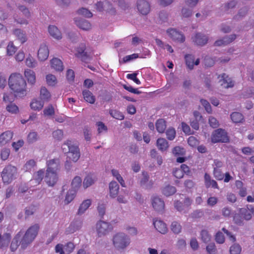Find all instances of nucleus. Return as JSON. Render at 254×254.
<instances>
[{"instance_id": "1", "label": "nucleus", "mask_w": 254, "mask_h": 254, "mask_svg": "<svg viewBox=\"0 0 254 254\" xmlns=\"http://www.w3.org/2000/svg\"><path fill=\"white\" fill-rule=\"evenodd\" d=\"M8 85L16 96L23 97L26 95V83L21 74H11L9 78Z\"/></svg>"}, {"instance_id": "2", "label": "nucleus", "mask_w": 254, "mask_h": 254, "mask_svg": "<svg viewBox=\"0 0 254 254\" xmlns=\"http://www.w3.org/2000/svg\"><path fill=\"white\" fill-rule=\"evenodd\" d=\"M113 245L118 250L126 249L130 243V239L126 234L123 232L116 233L112 239Z\"/></svg>"}, {"instance_id": "3", "label": "nucleus", "mask_w": 254, "mask_h": 254, "mask_svg": "<svg viewBox=\"0 0 254 254\" xmlns=\"http://www.w3.org/2000/svg\"><path fill=\"white\" fill-rule=\"evenodd\" d=\"M63 151L67 153V156L69 160L76 162L80 156L79 149L75 145L72 144L70 140L65 141L62 145Z\"/></svg>"}, {"instance_id": "4", "label": "nucleus", "mask_w": 254, "mask_h": 254, "mask_svg": "<svg viewBox=\"0 0 254 254\" xmlns=\"http://www.w3.org/2000/svg\"><path fill=\"white\" fill-rule=\"evenodd\" d=\"M39 226L37 224L30 227L26 232L24 235L21 238V248L26 249L27 246L34 240L38 234Z\"/></svg>"}, {"instance_id": "5", "label": "nucleus", "mask_w": 254, "mask_h": 254, "mask_svg": "<svg viewBox=\"0 0 254 254\" xmlns=\"http://www.w3.org/2000/svg\"><path fill=\"white\" fill-rule=\"evenodd\" d=\"M17 176V168L11 165L5 166L1 173V177L3 183L8 184L16 179Z\"/></svg>"}, {"instance_id": "6", "label": "nucleus", "mask_w": 254, "mask_h": 254, "mask_svg": "<svg viewBox=\"0 0 254 254\" xmlns=\"http://www.w3.org/2000/svg\"><path fill=\"white\" fill-rule=\"evenodd\" d=\"M112 229L111 225L109 222L104 221H99L95 225V230L98 237L106 236L111 231Z\"/></svg>"}, {"instance_id": "7", "label": "nucleus", "mask_w": 254, "mask_h": 254, "mask_svg": "<svg viewBox=\"0 0 254 254\" xmlns=\"http://www.w3.org/2000/svg\"><path fill=\"white\" fill-rule=\"evenodd\" d=\"M211 141L213 143L219 142H227L229 141V137L225 130L219 128L215 130L212 134Z\"/></svg>"}, {"instance_id": "8", "label": "nucleus", "mask_w": 254, "mask_h": 254, "mask_svg": "<svg viewBox=\"0 0 254 254\" xmlns=\"http://www.w3.org/2000/svg\"><path fill=\"white\" fill-rule=\"evenodd\" d=\"M94 8L99 12L106 11L113 13L115 12L112 4L107 0L99 1L94 4Z\"/></svg>"}, {"instance_id": "9", "label": "nucleus", "mask_w": 254, "mask_h": 254, "mask_svg": "<svg viewBox=\"0 0 254 254\" xmlns=\"http://www.w3.org/2000/svg\"><path fill=\"white\" fill-rule=\"evenodd\" d=\"M192 203V200L188 196H185L182 201L177 200L174 203L175 208L179 211L186 213L188 211V208L190 206Z\"/></svg>"}, {"instance_id": "10", "label": "nucleus", "mask_w": 254, "mask_h": 254, "mask_svg": "<svg viewBox=\"0 0 254 254\" xmlns=\"http://www.w3.org/2000/svg\"><path fill=\"white\" fill-rule=\"evenodd\" d=\"M73 21L76 26L82 30L89 31L92 29V24L86 19L79 17H75L73 19Z\"/></svg>"}, {"instance_id": "11", "label": "nucleus", "mask_w": 254, "mask_h": 254, "mask_svg": "<svg viewBox=\"0 0 254 254\" xmlns=\"http://www.w3.org/2000/svg\"><path fill=\"white\" fill-rule=\"evenodd\" d=\"M151 204L154 209L159 212H163L165 208L164 201L157 196H153L151 197Z\"/></svg>"}, {"instance_id": "12", "label": "nucleus", "mask_w": 254, "mask_h": 254, "mask_svg": "<svg viewBox=\"0 0 254 254\" xmlns=\"http://www.w3.org/2000/svg\"><path fill=\"white\" fill-rule=\"evenodd\" d=\"M167 33L169 36L174 41L183 43L185 41V37L184 35L180 32L173 28H170L167 30Z\"/></svg>"}, {"instance_id": "13", "label": "nucleus", "mask_w": 254, "mask_h": 254, "mask_svg": "<svg viewBox=\"0 0 254 254\" xmlns=\"http://www.w3.org/2000/svg\"><path fill=\"white\" fill-rule=\"evenodd\" d=\"M58 180V175L56 172L47 171L45 174V181L50 187H53Z\"/></svg>"}, {"instance_id": "14", "label": "nucleus", "mask_w": 254, "mask_h": 254, "mask_svg": "<svg viewBox=\"0 0 254 254\" xmlns=\"http://www.w3.org/2000/svg\"><path fill=\"white\" fill-rule=\"evenodd\" d=\"M193 43L199 46L205 45L208 41V37L201 33H196L191 37Z\"/></svg>"}, {"instance_id": "15", "label": "nucleus", "mask_w": 254, "mask_h": 254, "mask_svg": "<svg viewBox=\"0 0 254 254\" xmlns=\"http://www.w3.org/2000/svg\"><path fill=\"white\" fill-rule=\"evenodd\" d=\"M137 8L140 13L146 15L150 11V5L149 3L145 0H137Z\"/></svg>"}, {"instance_id": "16", "label": "nucleus", "mask_w": 254, "mask_h": 254, "mask_svg": "<svg viewBox=\"0 0 254 254\" xmlns=\"http://www.w3.org/2000/svg\"><path fill=\"white\" fill-rule=\"evenodd\" d=\"M38 58L41 61H44L47 59L49 55V50L45 44H42L38 51Z\"/></svg>"}, {"instance_id": "17", "label": "nucleus", "mask_w": 254, "mask_h": 254, "mask_svg": "<svg viewBox=\"0 0 254 254\" xmlns=\"http://www.w3.org/2000/svg\"><path fill=\"white\" fill-rule=\"evenodd\" d=\"M153 181L149 180L147 173H143L140 181V185L145 189H150L153 186Z\"/></svg>"}, {"instance_id": "18", "label": "nucleus", "mask_w": 254, "mask_h": 254, "mask_svg": "<svg viewBox=\"0 0 254 254\" xmlns=\"http://www.w3.org/2000/svg\"><path fill=\"white\" fill-rule=\"evenodd\" d=\"M47 171L56 172L58 173L60 168V162L58 159L50 160L47 162Z\"/></svg>"}, {"instance_id": "19", "label": "nucleus", "mask_w": 254, "mask_h": 254, "mask_svg": "<svg viewBox=\"0 0 254 254\" xmlns=\"http://www.w3.org/2000/svg\"><path fill=\"white\" fill-rule=\"evenodd\" d=\"M109 195L112 198L116 197L119 192V185L115 181H112L109 185Z\"/></svg>"}, {"instance_id": "20", "label": "nucleus", "mask_w": 254, "mask_h": 254, "mask_svg": "<svg viewBox=\"0 0 254 254\" xmlns=\"http://www.w3.org/2000/svg\"><path fill=\"white\" fill-rule=\"evenodd\" d=\"M153 225L156 229L160 233L165 234L168 232L166 224L160 220H154Z\"/></svg>"}, {"instance_id": "21", "label": "nucleus", "mask_w": 254, "mask_h": 254, "mask_svg": "<svg viewBox=\"0 0 254 254\" xmlns=\"http://www.w3.org/2000/svg\"><path fill=\"white\" fill-rule=\"evenodd\" d=\"M50 35L56 40H61L62 38V34L57 27L54 25H50L48 27Z\"/></svg>"}, {"instance_id": "22", "label": "nucleus", "mask_w": 254, "mask_h": 254, "mask_svg": "<svg viewBox=\"0 0 254 254\" xmlns=\"http://www.w3.org/2000/svg\"><path fill=\"white\" fill-rule=\"evenodd\" d=\"M96 181V178L93 174H89L87 175L83 180V187L85 190L89 187L92 186Z\"/></svg>"}, {"instance_id": "23", "label": "nucleus", "mask_w": 254, "mask_h": 254, "mask_svg": "<svg viewBox=\"0 0 254 254\" xmlns=\"http://www.w3.org/2000/svg\"><path fill=\"white\" fill-rule=\"evenodd\" d=\"M13 136V133L10 131H6L0 135V146H3L8 143Z\"/></svg>"}, {"instance_id": "24", "label": "nucleus", "mask_w": 254, "mask_h": 254, "mask_svg": "<svg viewBox=\"0 0 254 254\" xmlns=\"http://www.w3.org/2000/svg\"><path fill=\"white\" fill-rule=\"evenodd\" d=\"M11 240L10 234L7 233L3 234L2 235L0 234V249H6Z\"/></svg>"}, {"instance_id": "25", "label": "nucleus", "mask_w": 254, "mask_h": 254, "mask_svg": "<svg viewBox=\"0 0 254 254\" xmlns=\"http://www.w3.org/2000/svg\"><path fill=\"white\" fill-rule=\"evenodd\" d=\"M186 63L187 66L192 69L194 65H198L199 64V59H197L195 60L194 57L191 55H187L185 56Z\"/></svg>"}, {"instance_id": "26", "label": "nucleus", "mask_w": 254, "mask_h": 254, "mask_svg": "<svg viewBox=\"0 0 254 254\" xmlns=\"http://www.w3.org/2000/svg\"><path fill=\"white\" fill-rule=\"evenodd\" d=\"M221 77V79L220 80V82L221 86H223V87L228 88L232 87L234 86V82L226 74H223Z\"/></svg>"}, {"instance_id": "27", "label": "nucleus", "mask_w": 254, "mask_h": 254, "mask_svg": "<svg viewBox=\"0 0 254 254\" xmlns=\"http://www.w3.org/2000/svg\"><path fill=\"white\" fill-rule=\"evenodd\" d=\"M51 65L52 68L56 71H62L64 69L63 62L61 60L56 58L51 60Z\"/></svg>"}, {"instance_id": "28", "label": "nucleus", "mask_w": 254, "mask_h": 254, "mask_svg": "<svg viewBox=\"0 0 254 254\" xmlns=\"http://www.w3.org/2000/svg\"><path fill=\"white\" fill-rule=\"evenodd\" d=\"M91 202L92 201L90 199L84 200L80 205L77 214L78 215H81L84 214L91 205Z\"/></svg>"}, {"instance_id": "29", "label": "nucleus", "mask_w": 254, "mask_h": 254, "mask_svg": "<svg viewBox=\"0 0 254 254\" xmlns=\"http://www.w3.org/2000/svg\"><path fill=\"white\" fill-rule=\"evenodd\" d=\"M236 35L232 34L228 36L225 37L223 39L216 41L214 45L217 46H221L224 44H227L232 42L236 38Z\"/></svg>"}, {"instance_id": "30", "label": "nucleus", "mask_w": 254, "mask_h": 254, "mask_svg": "<svg viewBox=\"0 0 254 254\" xmlns=\"http://www.w3.org/2000/svg\"><path fill=\"white\" fill-rule=\"evenodd\" d=\"M82 226V222L79 221H76L71 223L66 230L67 234H72L79 230Z\"/></svg>"}, {"instance_id": "31", "label": "nucleus", "mask_w": 254, "mask_h": 254, "mask_svg": "<svg viewBox=\"0 0 254 254\" xmlns=\"http://www.w3.org/2000/svg\"><path fill=\"white\" fill-rule=\"evenodd\" d=\"M21 237L22 234L20 232H19L13 239L10 247V250L12 252H15L17 249L19 245L21 244L19 242L21 240Z\"/></svg>"}, {"instance_id": "32", "label": "nucleus", "mask_w": 254, "mask_h": 254, "mask_svg": "<svg viewBox=\"0 0 254 254\" xmlns=\"http://www.w3.org/2000/svg\"><path fill=\"white\" fill-rule=\"evenodd\" d=\"M25 76L27 78L28 83L31 85H34L36 82V75L35 72L29 69L25 70Z\"/></svg>"}, {"instance_id": "33", "label": "nucleus", "mask_w": 254, "mask_h": 254, "mask_svg": "<svg viewBox=\"0 0 254 254\" xmlns=\"http://www.w3.org/2000/svg\"><path fill=\"white\" fill-rule=\"evenodd\" d=\"M13 34L20 41L21 43H24L27 40V38L25 32L20 29H15L13 30Z\"/></svg>"}, {"instance_id": "34", "label": "nucleus", "mask_w": 254, "mask_h": 254, "mask_svg": "<svg viewBox=\"0 0 254 254\" xmlns=\"http://www.w3.org/2000/svg\"><path fill=\"white\" fill-rule=\"evenodd\" d=\"M232 121L236 124L242 123L244 121V116L240 113L235 112L230 115Z\"/></svg>"}, {"instance_id": "35", "label": "nucleus", "mask_w": 254, "mask_h": 254, "mask_svg": "<svg viewBox=\"0 0 254 254\" xmlns=\"http://www.w3.org/2000/svg\"><path fill=\"white\" fill-rule=\"evenodd\" d=\"M156 145L161 151H166L169 147L168 141L163 138H160L157 139Z\"/></svg>"}, {"instance_id": "36", "label": "nucleus", "mask_w": 254, "mask_h": 254, "mask_svg": "<svg viewBox=\"0 0 254 254\" xmlns=\"http://www.w3.org/2000/svg\"><path fill=\"white\" fill-rule=\"evenodd\" d=\"M176 191L177 190L175 187L169 185H166L162 189L163 194L166 196H169L174 194Z\"/></svg>"}, {"instance_id": "37", "label": "nucleus", "mask_w": 254, "mask_h": 254, "mask_svg": "<svg viewBox=\"0 0 254 254\" xmlns=\"http://www.w3.org/2000/svg\"><path fill=\"white\" fill-rule=\"evenodd\" d=\"M44 172L40 170L36 172L34 175V179L31 180L35 185H39L43 179Z\"/></svg>"}, {"instance_id": "38", "label": "nucleus", "mask_w": 254, "mask_h": 254, "mask_svg": "<svg viewBox=\"0 0 254 254\" xmlns=\"http://www.w3.org/2000/svg\"><path fill=\"white\" fill-rule=\"evenodd\" d=\"M82 95L84 100L90 103L93 104L95 102V98L92 93L88 90H84L82 92Z\"/></svg>"}, {"instance_id": "39", "label": "nucleus", "mask_w": 254, "mask_h": 254, "mask_svg": "<svg viewBox=\"0 0 254 254\" xmlns=\"http://www.w3.org/2000/svg\"><path fill=\"white\" fill-rule=\"evenodd\" d=\"M43 106L44 102L43 101L35 99H33L30 104L31 108L35 111L41 110Z\"/></svg>"}, {"instance_id": "40", "label": "nucleus", "mask_w": 254, "mask_h": 254, "mask_svg": "<svg viewBox=\"0 0 254 254\" xmlns=\"http://www.w3.org/2000/svg\"><path fill=\"white\" fill-rule=\"evenodd\" d=\"M82 183V179L79 176L75 177L71 182V190H77L81 187Z\"/></svg>"}, {"instance_id": "41", "label": "nucleus", "mask_w": 254, "mask_h": 254, "mask_svg": "<svg viewBox=\"0 0 254 254\" xmlns=\"http://www.w3.org/2000/svg\"><path fill=\"white\" fill-rule=\"evenodd\" d=\"M166 128V122L163 119L158 120L156 122V128L159 133H163Z\"/></svg>"}, {"instance_id": "42", "label": "nucleus", "mask_w": 254, "mask_h": 254, "mask_svg": "<svg viewBox=\"0 0 254 254\" xmlns=\"http://www.w3.org/2000/svg\"><path fill=\"white\" fill-rule=\"evenodd\" d=\"M6 110L12 114H17L19 112L18 106L12 102H10L6 105Z\"/></svg>"}, {"instance_id": "43", "label": "nucleus", "mask_w": 254, "mask_h": 254, "mask_svg": "<svg viewBox=\"0 0 254 254\" xmlns=\"http://www.w3.org/2000/svg\"><path fill=\"white\" fill-rule=\"evenodd\" d=\"M170 228L171 231L175 234H178L182 231V226L177 221H174L172 223Z\"/></svg>"}, {"instance_id": "44", "label": "nucleus", "mask_w": 254, "mask_h": 254, "mask_svg": "<svg viewBox=\"0 0 254 254\" xmlns=\"http://www.w3.org/2000/svg\"><path fill=\"white\" fill-rule=\"evenodd\" d=\"M85 45L81 44L77 49V54L78 57H80L82 60L85 61L88 59L86 53L85 52Z\"/></svg>"}, {"instance_id": "45", "label": "nucleus", "mask_w": 254, "mask_h": 254, "mask_svg": "<svg viewBox=\"0 0 254 254\" xmlns=\"http://www.w3.org/2000/svg\"><path fill=\"white\" fill-rule=\"evenodd\" d=\"M43 115L45 117L51 118L55 115V109L53 105H49L43 110Z\"/></svg>"}, {"instance_id": "46", "label": "nucleus", "mask_w": 254, "mask_h": 254, "mask_svg": "<svg viewBox=\"0 0 254 254\" xmlns=\"http://www.w3.org/2000/svg\"><path fill=\"white\" fill-rule=\"evenodd\" d=\"M39 138L38 133L36 131H31L27 135V141L29 143H33L37 141Z\"/></svg>"}, {"instance_id": "47", "label": "nucleus", "mask_w": 254, "mask_h": 254, "mask_svg": "<svg viewBox=\"0 0 254 254\" xmlns=\"http://www.w3.org/2000/svg\"><path fill=\"white\" fill-rule=\"evenodd\" d=\"M200 238L204 243H208L211 240V236L206 230H202L200 232Z\"/></svg>"}, {"instance_id": "48", "label": "nucleus", "mask_w": 254, "mask_h": 254, "mask_svg": "<svg viewBox=\"0 0 254 254\" xmlns=\"http://www.w3.org/2000/svg\"><path fill=\"white\" fill-rule=\"evenodd\" d=\"M112 175L118 180L123 187H126L125 181L122 177L119 174L118 171L113 169L111 171Z\"/></svg>"}, {"instance_id": "49", "label": "nucleus", "mask_w": 254, "mask_h": 254, "mask_svg": "<svg viewBox=\"0 0 254 254\" xmlns=\"http://www.w3.org/2000/svg\"><path fill=\"white\" fill-rule=\"evenodd\" d=\"M40 97L42 100L47 101H49L51 98L50 93L45 87H42L41 88Z\"/></svg>"}, {"instance_id": "50", "label": "nucleus", "mask_w": 254, "mask_h": 254, "mask_svg": "<svg viewBox=\"0 0 254 254\" xmlns=\"http://www.w3.org/2000/svg\"><path fill=\"white\" fill-rule=\"evenodd\" d=\"M46 82L48 85L54 86L57 83L56 77L52 74H49L46 77Z\"/></svg>"}, {"instance_id": "51", "label": "nucleus", "mask_w": 254, "mask_h": 254, "mask_svg": "<svg viewBox=\"0 0 254 254\" xmlns=\"http://www.w3.org/2000/svg\"><path fill=\"white\" fill-rule=\"evenodd\" d=\"M25 64L27 66L31 68H34L37 65V61L30 55H29L26 59Z\"/></svg>"}, {"instance_id": "52", "label": "nucleus", "mask_w": 254, "mask_h": 254, "mask_svg": "<svg viewBox=\"0 0 254 254\" xmlns=\"http://www.w3.org/2000/svg\"><path fill=\"white\" fill-rule=\"evenodd\" d=\"M242 251L241 246L237 243H235L230 248V254H240Z\"/></svg>"}, {"instance_id": "53", "label": "nucleus", "mask_w": 254, "mask_h": 254, "mask_svg": "<svg viewBox=\"0 0 254 254\" xmlns=\"http://www.w3.org/2000/svg\"><path fill=\"white\" fill-rule=\"evenodd\" d=\"M192 15V10L189 7H183L181 10V16L183 18H189Z\"/></svg>"}, {"instance_id": "54", "label": "nucleus", "mask_w": 254, "mask_h": 254, "mask_svg": "<svg viewBox=\"0 0 254 254\" xmlns=\"http://www.w3.org/2000/svg\"><path fill=\"white\" fill-rule=\"evenodd\" d=\"M77 13L80 15L87 18H90L92 16V13L88 9L85 8H80L77 11Z\"/></svg>"}, {"instance_id": "55", "label": "nucleus", "mask_w": 254, "mask_h": 254, "mask_svg": "<svg viewBox=\"0 0 254 254\" xmlns=\"http://www.w3.org/2000/svg\"><path fill=\"white\" fill-rule=\"evenodd\" d=\"M76 191L75 190H70L67 193L65 198V202L66 204L70 203L74 198Z\"/></svg>"}, {"instance_id": "56", "label": "nucleus", "mask_w": 254, "mask_h": 254, "mask_svg": "<svg viewBox=\"0 0 254 254\" xmlns=\"http://www.w3.org/2000/svg\"><path fill=\"white\" fill-rule=\"evenodd\" d=\"M240 212L246 220H250L252 218V212H250V210L243 208L240 209Z\"/></svg>"}, {"instance_id": "57", "label": "nucleus", "mask_w": 254, "mask_h": 254, "mask_svg": "<svg viewBox=\"0 0 254 254\" xmlns=\"http://www.w3.org/2000/svg\"><path fill=\"white\" fill-rule=\"evenodd\" d=\"M64 246L66 254L71 253L75 249L74 244L71 242L67 243Z\"/></svg>"}, {"instance_id": "58", "label": "nucleus", "mask_w": 254, "mask_h": 254, "mask_svg": "<svg viewBox=\"0 0 254 254\" xmlns=\"http://www.w3.org/2000/svg\"><path fill=\"white\" fill-rule=\"evenodd\" d=\"M36 165V162L34 160H30L28 161L23 167V169L25 171H31Z\"/></svg>"}, {"instance_id": "59", "label": "nucleus", "mask_w": 254, "mask_h": 254, "mask_svg": "<svg viewBox=\"0 0 254 254\" xmlns=\"http://www.w3.org/2000/svg\"><path fill=\"white\" fill-rule=\"evenodd\" d=\"M17 50L16 47L14 45L12 42H9L7 46V54L9 56L13 55Z\"/></svg>"}, {"instance_id": "60", "label": "nucleus", "mask_w": 254, "mask_h": 254, "mask_svg": "<svg viewBox=\"0 0 254 254\" xmlns=\"http://www.w3.org/2000/svg\"><path fill=\"white\" fill-rule=\"evenodd\" d=\"M110 115L114 118L122 120L124 119V115L120 112L117 110H111L110 112Z\"/></svg>"}, {"instance_id": "61", "label": "nucleus", "mask_w": 254, "mask_h": 254, "mask_svg": "<svg viewBox=\"0 0 254 254\" xmlns=\"http://www.w3.org/2000/svg\"><path fill=\"white\" fill-rule=\"evenodd\" d=\"M166 136L169 140H173L176 136V130L173 128H169L166 132Z\"/></svg>"}, {"instance_id": "62", "label": "nucleus", "mask_w": 254, "mask_h": 254, "mask_svg": "<svg viewBox=\"0 0 254 254\" xmlns=\"http://www.w3.org/2000/svg\"><path fill=\"white\" fill-rule=\"evenodd\" d=\"M53 137L57 140H61L64 137V133L61 129H57L53 132Z\"/></svg>"}, {"instance_id": "63", "label": "nucleus", "mask_w": 254, "mask_h": 254, "mask_svg": "<svg viewBox=\"0 0 254 254\" xmlns=\"http://www.w3.org/2000/svg\"><path fill=\"white\" fill-rule=\"evenodd\" d=\"M18 9L27 18H29L31 16V13L29 9L24 5L18 6Z\"/></svg>"}, {"instance_id": "64", "label": "nucleus", "mask_w": 254, "mask_h": 254, "mask_svg": "<svg viewBox=\"0 0 254 254\" xmlns=\"http://www.w3.org/2000/svg\"><path fill=\"white\" fill-rule=\"evenodd\" d=\"M213 174L215 178L218 180H222L224 178V175L219 169L214 167Z\"/></svg>"}]
</instances>
